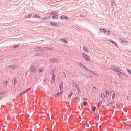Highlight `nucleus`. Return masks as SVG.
<instances>
[{"mask_svg":"<svg viewBox=\"0 0 131 131\" xmlns=\"http://www.w3.org/2000/svg\"><path fill=\"white\" fill-rule=\"evenodd\" d=\"M83 104L84 106H86L88 104V103L84 101L83 102Z\"/></svg>","mask_w":131,"mask_h":131,"instance_id":"c9c22d12","label":"nucleus"},{"mask_svg":"<svg viewBox=\"0 0 131 131\" xmlns=\"http://www.w3.org/2000/svg\"><path fill=\"white\" fill-rule=\"evenodd\" d=\"M71 27L72 28H74L77 31L79 32L81 31V30L79 28H77V27H76V26H72Z\"/></svg>","mask_w":131,"mask_h":131,"instance_id":"9b49d317","label":"nucleus"},{"mask_svg":"<svg viewBox=\"0 0 131 131\" xmlns=\"http://www.w3.org/2000/svg\"><path fill=\"white\" fill-rule=\"evenodd\" d=\"M54 69H53L51 70V71L50 72L51 74H52V75H54V74H53L54 72Z\"/></svg>","mask_w":131,"mask_h":131,"instance_id":"72a5a7b5","label":"nucleus"},{"mask_svg":"<svg viewBox=\"0 0 131 131\" xmlns=\"http://www.w3.org/2000/svg\"><path fill=\"white\" fill-rule=\"evenodd\" d=\"M80 74L81 75L83 76V77H82L83 78L84 77L85 78H88L89 77V76L90 77H91V76L90 75L89 76L88 75H86L84 73H83L81 71H80L79 72Z\"/></svg>","mask_w":131,"mask_h":131,"instance_id":"20e7f679","label":"nucleus"},{"mask_svg":"<svg viewBox=\"0 0 131 131\" xmlns=\"http://www.w3.org/2000/svg\"><path fill=\"white\" fill-rule=\"evenodd\" d=\"M109 41L111 42H112V43H113L116 46H117V44L116 43H115V42L114 41H112V40H110Z\"/></svg>","mask_w":131,"mask_h":131,"instance_id":"a878e982","label":"nucleus"},{"mask_svg":"<svg viewBox=\"0 0 131 131\" xmlns=\"http://www.w3.org/2000/svg\"><path fill=\"white\" fill-rule=\"evenodd\" d=\"M111 5L112 6H113V3H111Z\"/></svg>","mask_w":131,"mask_h":131,"instance_id":"052dcab7","label":"nucleus"},{"mask_svg":"<svg viewBox=\"0 0 131 131\" xmlns=\"http://www.w3.org/2000/svg\"><path fill=\"white\" fill-rule=\"evenodd\" d=\"M89 72L92 74H93V73H94V72H93L92 70H89ZM94 73L95 74V73Z\"/></svg>","mask_w":131,"mask_h":131,"instance_id":"79ce46f5","label":"nucleus"},{"mask_svg":"<svg viewBox=\"0 0 131 131\" xmlns=\"http://www.w3.org/2000/svg\"><path fill=\"white\" fill-rule=\"evenodd\" d=\"M99 113L98 112H97V113H95L94 114L95 116H96V117L97 118L99 117V115L98 114Z\"/></svg>","mask_w":131,"mask_h":131,"instance_id":"bb28decb","label":"nucleus"},{"mask_svg":"<svg viewBox=\"0 0 131 131\" xmlns=\"http://www.w3.org/2000/svg\"><path fill=\"white\" fill-rule=\"evenodd\" d=\"M73 94V93L72 92L70 94H69V97H71V96Z\"/></svg>","mask_w":131,"mask_h":131,"instance_id":"09e8293b","label":"nucleus"},{"mask_svg":"<svg viewBox=\"0 0 131 131\" xmlns=\"http://www.w3.org/2000/svg\"><path fill=\"white\" fill-rule=\"evenodd\" d=\"M107 31L106 33V34L108 36V35H110V31H109L107 30Z\"/></svg>","mask_w":131,"mask_h":131,"instance_id":"f704fd0d","label":"nucleus"},{"mask_svg":"<svg viewBox=\"0 0 131 131\" xmlns=\"http://www.w3.org/2000/svg\"><path fill=\"white\" fill-rule=\"evenodd\" d=\"M5 94V92H3L1 93H0V100L3 97L2 95H4Z\"/></svg>","mask_w":131,"mask_h":131,"instance_id":"4be33fe9","label":"nucleus"},{"mask_svg":"<svg viewBox=\"0 0 131 131\" xmlns=\"http://www.w3.org/2000/svg\"><path fill=\"white\" fill-rule=\"evenodd\" d=\"M113 103V102H111L110 103H109V104H108L107 105H108L110 104H111L112 105V104Z\"/></svg>","mask_w":131,"mask_h":131,"instance_id":"603ef678","label":"nucleus"},{"mask_svg":"<svg viewBox=\"0 0 131 131\" xmlns=\"http://www.w3.org/2000/svg\"><path fill=\"white\" fill-rule=\"evenodd\" d=\"M34 15H33V17H34Z\"/></svg>","mask_w":131,"mask_h":131,"instance_id":"0e129e2a","label":"nucleus"},{"mask_svg":"<svg viewBox=\"0 0 131 131\" xmlns=\"http://www.w3.org/2000/svg\"><path fill=\"white\" fill-rule=\"evenodd\" d=\"M90 69H88L87 68H86L85 69V70L87 71H88V72H89V70Z\"/></svg>","mask_w":131,"mask_h":131,"instance_id":"3c124183","label":"nucleus"},{"mask_svg":"<svg viewBox=\"0 0 131 131\" xmlns=\"http://www.w3.org/2000/svg\"><path fill=\"white\" fill-rule=\"evenodd\" d=\"M111 94H112V99H114L115 95L114 92L113 91H111V93H110V94L111 95Z\"/></svg>","mask_w":131,"mask_h":131,"instance_id":"2eb2a0df","label":"nucleus"},{"mask_svg":"<svg viewBox=\"0 0 131 131\" xmlns=\"http://www.w3.org/2000/svg\"><path fill=\"white\" fill-rule=\"evenodd\" d=\"M7 81H6L5 82H4V83H3L4 85L5 86H6L7 85Z\"/></svg>","mask_w":131,"mask_h":131,"instance_id":"a19ab883","label":"nucleus"},{"mask_svg":"<svg viewBox=\"0 0 131 131\" xmlns=\"http://www.w3.org/2000/svg\"><path fill=\"white\" fill-rule=\"evenodd\" d=\"M39 53L37 54V56H38V55H39Z\"/></svg>","mask_w":131,"mask_h":131,"instance_id":"680f3d73","label":"nucleus"},{"mask_svg":"<svg viewBox=\"0 0 131 131\" xmlns=\"http://www.w3.org/2000/svg\"><path fill=\"white\" fill-rule=\"evenodd\" d=\"M83 49L84 50V51H86V52H88L87 49L86 48H85V47H83Z\"/></svg>","mask_w":131,"mask_h":131,"instance_id":"58836bf2","label":"nucleus"},{"mask_svg":"<svg viewBox=\"0 0 131 131\" xmlns=\"http://www.w3.org/2000/svg\"><path fill=\"white\" fill-rule=\"evenodd\" d=\"M26 74H27V72Z\"/></svg>","mask_w":131,"mask_h":131,"instance_id":"e2e57ef3","label":"nucleus"},{"mask_svg":"<svg viewBox=\"0 0 131 131\" xmlns=\"http://www.w3.org/2000/svg\"><path fill=\"white\" fill-rule=\"evenodd\" d=\"M56 77V75L55 74L52 75V78L51 82L53 83L55 82V78Z\"/></svg>","mask_w":131,"mask_h":131,"instance_id":"1a4fd4ad","label":"nucleus"},{"mask_svg":"<svg viewBox=\"0 0 131 131\" xmlns=\"http://www.w3.org/2000/svg\"><path fill=\"white\" fill-rule=\"evenodd\" d=\"M82 56L83 58L86 61H89L90 59L89 57L84 53H82Z\"/></svg>","mask_w":131,"mask_h":131,"instance_id":"7ed1b4c3","label":"nucleus"},{"mask_svg":"<svg viewBox=\"0 0 131 131\" xmlns=\"http://www.w3.org/2000/svg\"><path fill=\"white\" fill-rule=\"evenodd\" d=\"M72 85L73 86L75 85V87L76 86V85H77V83L74 82H72Z\"/></svg>","mask_w":131,"mask_h":131,"instance_id":"e433bc0d","label":"nucleus"},{"mask_svg":"<svg viewBox=\"0 0 131 131\" xmlns=\"http://www.w3.org/2000/svg\"><path fill=\"white\" fill-rule=\"evenodd\" d=\"M101 96L102 99L103 97L104 98L105 97L104 94L103 93H101Z\"/></svg>","mask_w":131,"mask_h":131,"instance_id":"7c9ffc66","label":"nucleus"},{"mask_svg":"<svg viewBox=\"0 0 131 131\" xmlns=\"http://www.w3.org/2000/svg\"><path fill=\"white\" fill-rule=\"evenodd\" d=\"M93 90L94 92H96V91L97 89L95 87H93Z\"/></svg>","mask_w":131,"mask_h":131,"instance_id":"2f4dec72","label":"nucleus"},{"mask_svg":"<svg viewBox=\"0 0 131 131\" xmlns=\"http://www.w3.org/2000/svg\"><path fill=\"white\" fill-rule=\"evenodd\" d=\"M39 71L40 72H42L43 71V70L42 69H40Z\"/></svg>","mask_w":131,"mask_h":131,"instance_id":"c03bdc74","label":"nucleus"},{"mask_svg":"<svg viewBox=\"0 0 131 131\" xmlns=\"http://www.w3.org/2000/svg\"><path fill=\"white\" fill-rule=\"evenodd\" d=\"M119 40L122 44L126 45L127 44L128 41L124 38L121 37H119Z\"/></svg>","mask_w":131,"mask_h":131,"instance_id":"f257e3e1","label":"nucleus"},{"mask_svg":"<svg viewBox=\"0 0 131 131\" xmlns=\"http://www.w3.org/2000/svg\"><path fill=\"white\" fill-rule=\"evenodd\" d=\"M46 49L50 50H52L53 49L52 47L50 46L46 47Z\"/></svg>","mask_w":131,"mask_h":131,"instance_id":"b1692460","label":"nucleus"},{"mask_svg":"<svg viewBox=\"0 0 131 131\" xmlns=\"http://www.w3.org/2000/svg\"><path fill=\"white\" fill-rule=\"evenodd\" d=\"M102 102V101H100L98 102L97 104V106L98 107H99L101 105Z\"/></svg>","mask_w":131,"mask_h":131,"instance_id":"5701e85b","label":"nucleus"},{"mask_svg":"<svg viewBox=\"0 0 131 131\" xmlns=\"http://www.w3.org/2000/svg\"><path fill=\"white\" fill-rule=\"evenodd\" d=\"M18 47H19V45H15V46H13L12 47L13 48H16Z\"/></svg>","mask_w":131,"mask_h":131,"instance_id":"4c0bfd02","label":"nucleus"},{"mask_svg":"<svg viewBox=\"0 0 131 131\" xmlns=\"http://www.w3.org/2000/svg\"><path fill=\"white\" fill-rule=\"evenodd\" d=\"M127 71L129 73L131 74V70L129 69H127Z\"/></svg>","mask_w":131,"mask_h":131,"instance_id":"cd10ccee","label":"nucleus"},{"mask_svg":"<svg viewBox=\"0 0 131 131\" xmlns=\"http://www.w3.org/2000/svg\"><path fill=\"white\" fill-rule=\"evenodd\" d=\"M111 69L112 70L117 72H119L121 71L120 69L115 66H112L111 67Z\"/></svg>","mask_w":131,"mask_h":131,"instance_id":"f03ea898","label":"nucleus"},{"mask_svg":"<svg viewBox=\"0 0 131 131\" xmlns=\"http://www.w3.org/2000/svg\"><path fill=\"white\" fill-rule=\"evenodd\" d=\"M50 25H52V26H57V27H58L59 26V25L57 24L56 23H53L52 22H50Z\"/></svg>","mask_w":131,"mask_h":131,"instance_id":"6e6552de","label":"nucleus"},{"mask_svg":"<svg viewBox=\"0 0 131 131\" xmlns=\"http://www.w3.org/2000/svg\"><path fill=\"white\" fill-rule=\"evenodd\" d=\"M34 49L35 50L40 51H41L42 50V49L41 47L36 48H34Z\"/></svg>","mask_w":131,"mask_h":131,"instance_id":"9d476101","label":"nucleus"},{"mask_svg":"<svg viewBox=\"0 0 131 131\" xmlns=\"http://www.w3.org/2000/svg\"><path fill=\"white\" fill-rule=\"evenodd\" d=\"M75 88L77 89L78 91V92L79 93H80V94L81 93V91L80 89L78 87V85L76 86Z\"/></svg>","mask_w":131,"mask_h":131,"instance_id":"6ab92c4d","label":"nucleus"},{"mask_svg":"<svg viewBox=\"0 0 131 131\" xmlns=\"http://www.w3.org/2000/svg\"><path fill=\"white\" fill-rule=\"evenodd\" d=\"M96 109V108L95 107H92V111L93 112H94L95 111V109Z\"/></svg>","mask_w":131,"mask_h":131,"instance_id":"473e14b6","label":"nucleus"},{"mask_svg":"<svg viewBox=\"0 0 131 131\" xmlns=\"http://www.w3.org/2000/svg\"><path fill=\"white\" fill-rule=\"evenodd\" d=\"M79 64L81 67H82L83 66L82 64L81 63H80V62L79 63Z\"/></svg>","mask_w":131,"mask_h":131,"instance_id":"de8ad7c7","label":"nucleus"},{"mask_svg":"<svg viewBox=\"0 0 131 131\" xmlns=\"http://www.w3.org/2000/svg\"><path fill=\"white\" fill-rule=\"evenodd\" d=\"M30 88H29V89H27L26 90V91H25L24 92H22V93H20V95H21L22 94H23L25 93L28 91L30 90Z\"/></svg>","mask_w":131,"mask_h":131,"instance_id":"aec40b11","label":"nucleus"},{"mask_svg":"<svg viewBox=\"0 0 131 131\" xmlns=\"http://www.w3.org/2000/svg\"><path fill=\"white\" fill-rule=\"evenodd\" d=\"M46 18H42V20H43L45 19Z\"/></svg>","mask_w":131,"mask_h":131,"instance_id":"bf43d9fd","label":"nucleus"},{"mask_svg":"<svg viewBox=\"0 0 131 131\" xmlns=\"http://www.w3.org/2000/svg\"><path fill=\"white\" fill-rule=\"evenodd\" d=\"M37 53H35V56H37Z\"/></svg>","mask_w":131,"mask_h":131,"instance_id":"6e6d98bb","label":"nucleus"},{"mask_svg":"<svg viewBox=\"0 0 131 131\" xmlns=\"http://www.w3.org/2000/svg\"><path fill=\"white\" fill-rule=\"evenodd\" d=\"M63 83L62 82H60L59 86L60 91L63 92Z\"/></svg>","mask_w":131,"mask_h":131,"instance_id":"39448f33","label":"nucleus"},{"mask_svg":"<svg viewBox=\"0 0 131 131\" xmlns=\"http://www.w3.org/2000/svg\"><path fill=\"white\" fill-rule=\"evenodd\" d=\"M86 13H83L80 15V17H83L84 18L85 17V16H86Z\"/></svg>","mask_w":131,"mask_h":131,"instance_id":"a211bd4d","label":"nucleus"},{"mask_svg":"<svg viewBox=\"0 0 131 131\" xmlns=\"http://www.w3.org/2000/svg\"><path fill=\"white\" fill-rule=\"evenodd\" d=\"M61 19H68V17L66 16H61Z\"/></svg>","mask_w":131,"mask_h":131,"instance_id":"dca6fc26","label":"nucleus"},{"mask_svg":"<svg viewBox=\"0 0 131 131\" xmlns=\"http://www.w3.org/2000/svg\"><path fill=\"white\" fill-rule=\"evenodd\" d=\"M78 97H77L75 98H74V102H76V100H77V99H78Z\"/></svg>","mask_w":131,"mask_h":131,"instance_id":"49530a36","label":"nucleus"},{"mask_svg":"<svg viewBox=\"0 0 131 131\" xmlns=\"http://www.w3.org/2000/svg\"><path fill=\"white\" fill-rule=\"evenodd\" d=\"M32 15V14H29L28 15V16H27V17H26L25 18H31V17Z\"/></svg>","mask_w":131,"mask_h":131,"instance_id":"c85d7f7f","label":"nucleus"},{"mask_svg":"<svg viewBox=\"0 0 131 131\" xmlns=\"http://www.w3.org/2000/svg\"><path fill=\"white\" fill-rule=\"evenodd\" d=\"M17 83V80L16 79H15L14 80V85H15V84L16 83Z\"/></svg>","mask_w":131,"mask_h":131,"instance_id":"ea45409f","label":"nucleus"},{"mask_svg":"<svg viewBox=\"0 0 131 131\" xmlns=\"http://www.w3.org/2000/svg\"><path fill=\"white\" fill-rule=\"evenodd\" d=\"M114 84H117V83L116 82H115Z\"/></svg>","mask_w":131,"mask_h":131,"instance_id":"13d9d810","label":"nucleus"},{"mask_svg":"<svg viewBox=\"0 0 131 131\" xmlns=\"http://www.w3.org/2000/svg\"><path fill=\"white\" fill-rule=\"evenodd\" d=\"M64 77L66 78V74L65 73H64Z\"/></svg>","mask_w":131,"mask_h":131,"instance_id":"864d4df0","label":"nucleus"},{"mask_svg":"<svg viewBox=\"0 0 131 131\" xmlns=\"http://www.w3.org/2000/svg\"><path fill=\"white\" fill-rule=\"evenodd\" d=\"M35 17L36 18H37L38 19H40L41 18L40 17L38 16V15H36L35 16Z\"/></svg>","mask_w":131,"mask_h":131,"instance_id":"c756f323","label":"nucleus"},{"mask_svg":"<svg viewBox=\"0 0 131 131\" xmlns=\"http://www.w3.org/2000/svg\"><path fill=\"white\" fill-rule=\"evenodd\" d=\"M27 16H25L24 17V19H26V18H25L26 17H27Z\"/></svg>","mask_w":131,"mask_h":131,"instance_id":"4d7b16f0","label":"nucleus"},{"mask_svg":"<svg viewBox=\"0 0 131 131\" xmlns=\"http://www.w3.org/2000/svg\"><path fill=\"white\" fill-rule=\"evenodd\" d=\"M52 15V18L53 19H57L58 18V16L57 15Z\"/></svg>","mask_w":131,"mask_h":131,"instance_id":"393cba45","label":"nucleus"},{"mask_svg":"<svg viewBox=\"0 0 131 131\" xmlns=\"http://www.w3.org/2000/svg\"><path fill=\"white\" fill-rule=\"evenodd\" d=\"M62 93V92L61 91L59 93H58L57 94V95H61V94Z\"/></svg>","mask_w":131,"mask_h":131,"instance_id":"37998d69","label":"nucleus"},{"mask_svg":"<svg viewBox=\"0 0 131 131\" xmlns=\"http://www.w3.org/2000/svg\"><path fill=\"white\" fill-rule=\"evenodd\" d=\"M58 95H57V94H56L55 95V96H56V97H57V96H58Z\"/></svg>","mask_w":131,"mask_h":131,"instance_id":"5fc2aeb1","label":"nucleus"},{"mask_svg":"<svg viewBox=\"0 0 131 131\" xmlns=\"http://www.w3.org/2000/svg\"><path fill=\"white\" fill-rule=\"evenodd\" d=\"M101 30V31L103 33H105L106 32V30L104 28L103 29H100L99 30Z\"/></svg>","mask_w":131,"mask_h":131,"instance_id":"412c9836","label":"nucleus"},{"mask_svg":"<svg viewBox=\"0 0 131 131\" xmlns=\"http://www.w3.org/2000/svg\"><path fill=\"white\" fill-rule=\"evenodd\" d=\"M105 92L106 95H107V94H109V92H108V91H107L106 90L105 91Z\"/></svg>","mask_w":131,"mask_h":131,"instance_id":"a18cd8bd","label":"nucleus"},{"mask_svg":"<svg viewBox=\"0 0 131 131\" xmlns=\"http://www.w3.org/2000/svg\"><path fill=\"white\" fill-rule=\"evenodd\" d=\"M57 61V60L55 58L51 59L50 60V61L52 63L56 62Z\"/></svg>","mask_w":131,"mask_h":131,"instance_id":"f3484780","label":"nucleus"},{"mask_svg":"<svg viewBox=\"0 0 131 131\" xmlns=\"http://www.w3.org/2000/svg\"><path fill=\"white\" fill-rule=\"evenodd\" d=\"M36 69L33 66H32L30 68V71L31 72L35 73L36 72Z\"/></svg>","mask_w":131,"mask_h":131,"instance_id":"423d86ee","label":"nucleus"},{"mask_svg":"<svg viewBox=\"0 0 131 131\" xmlns=\"http://www.w3.org/2000/svg\"><path fill=\"white\" fill-rule=\"evenodd\" d=\"M60 41L61 42L65 44H67V41H66V39H61L60 40Z\"/></svg>","mask_w":131,"mask_h":131,"instance_id":"f8f14e48","label":"nucleus"},{"mask_svg":"<svg viewBox=\"0 0 131 131\" xmlns=\"http://www.w3.org/2000/svg\"><path fill=\"white\" fill-rule=\"evenodd\" d=\"M83 68L85 70V69L86 68V67L85 66H83Z\"/></svg>","mask_w":131,"mask_h":131,"instance_id":"8fccbe9b","label":"nucleus"},{"mask_svg":"<svg viewBox=\"0 0 131 131\" xmlns=\"http://www.w3.org/2000/svg\"><path fill=\"white\" fill-rule=\"evenodd\" d=\"M58 12H59L57 11H53L51 13H50L49 15H52L53 14L56 15L58 14Z\"/></svg>","mask_w":131,"mask_h":131,"instance_id":"ddd939ff","label":"nucleus"},{"mask_svg":"<svg viewBox=\"0 0 131 131\" xmlns=\"http://www.w3.org/2000/svg\"><path fill=\"white\" fill-rule=\"evenodd\" d=\"M16 68L17 67H16V66L14 64L10 65L9 66H8L7 67V69L9 70L10 69V68L11 69H14L15 68Z\"/></svg>","mask_w":131,"mask_h":131,"instance_id":"0eeeda50","label":"nucleus"},{"mask_svg":"<svg viewBox=\"0 0 131 131\" xmlns=\"http://www.w3.org/2000/svg\"><path fill=\"white\" fill-rule=\"evenodd\" d=\"M124 74L122 72H121L120 73L118 74V75L119 77L122 78L124 76Z\"/></svg>","mask_w":131,"mask_h":131,"instance_id":"4468645a","label":"nucleus"}]
</instances>
